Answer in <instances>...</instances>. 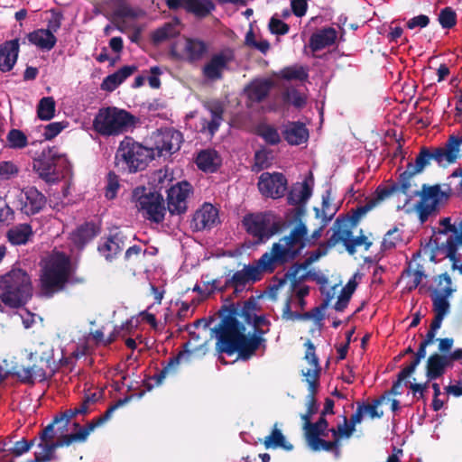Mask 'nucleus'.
Wrapping results in <instances>:
<instances>
[{"label":"nucleus","mask_w":462,"mask_h":462,"mask_svg":"<svg viewBox=\"0 0 462 462\" xmlns=\"http://www.w3.org/2000/svg\"><path fill=\"white\" fill-rule=\"evenodd\" d=\"M224 310L227 315L214 328L217 337V351L229 356L237 353L242 360L250 359L261 346L260 337L245 335V328L236 319L238 311L233 305L225 306Z\"/></svg>","instance_id":"obj_1"},{"label":"nucleus","mask_w":462,"mask_h":462,"mask_svg":"<svg viewBox=\"0 0 462 462\" xmlns=\"http://www.w3.org/2000/svg\"><path fill=\"white\" fill-rule=\"evenodd\" d=\"M306 213L303 207L293 209V221L295 226L291 229L289 235L282 237L279 242L273 243L270 251L265 252L273 264L278 268L287 263H293L307 247V235L309 229L302 218Z\"/></svg>","instance_id":"obj_2"},{"label":"nucleus","mask_w":462,"mask_h":462,"mask_svg":"<svg viewBox=\"0 0 462 462\" xmlns=\"http://www.w3.org/2000/svg\"><path fill=\"white\" fill-rule=\"evenodd\" d=\"M32 297V285L29 274L22 269H12L0 277V299L7 307L17 309Z\"/></svg>","instance_id":"obj_3"},{"label":"nucleus","mask_w":462,"mask_h":462,"mask_svg":"<svg viewBox=\"0 0 462 462\" xmlns=\"http://www.w3.org/2000/svg\"><path fill=\"white\" fill-rule=\"evenodd\" d=\"M154 158V149H150L134 138L125 136L116 149L115 166L121 172L135 173L144 170Z\"/></svg>","instance_id":"obj_4"},{"label":"nucleus","mask_w":462,"mask_h":462,"mask_svg":"<svg viewBox=\"0 0 462 462\" xmlns=\"http://www.w3.org/2000/svg\"><path fill=\"white\" fill-rule=\"evenodd\" d=\"M138 119L130 112L116 106L98 109L93 122V130L101 136H117L134 128Z\"/></svg>","instance_id":"obj_5"},{"label":"nucleus","mask_w":462,"mask_h":462,"mask_svg":"<svg viewBox=\"0 0 462 462\" xmlns=\"http://www.w3.org/2000/svg\"><path fill=\"white\" fill-rule=\"evenodd\" d=\"M455 143L448 139L443 146L427 147L422 146L415 158L414 163L408 162L406 170L402 172V179L411 184L412 178L422 172L424 169L430 164V161H435L439 166L453 164L457 162L455 155Z\"/></svg>","instance_id":"obj_6"},{"label":"nucleus","mask_w":462,"mask_h":462,"mask_svg":"<svg viewBox=\"0 0 462 462\" xmlns=\"http://www.w3.org/2000/svg\"><path fill=\"white\" fill-rule=\"evenodd\" d=\"M277 267L264 253L253 263L245 264L242 270L235 272L224 283V289L234 288L235 292H241L247 284H253L262 280L263 273H273Z\"/></svg>","instance_id":"obj_7"},{"label":"nucleus","mask_w":462,"mask_h":462,"mask_svg":"<svg viewBox=\"0 0 462 462\" xmlns=\"http://www.w3.org/2000/svg\"><path fill=\"white\" fill-rule=\"evenodd\" d=\"M245 232L253 237L255 244H264L280 230V223L270 211L247 213L242 218Z\"/></svg>","instance_id":"obj_8"},{"label":"nucleus","mask_w":462,"mask_h":462,"mask_svg":"<svg viewBox=\"0 0 462 462\" xmlns=\"http://www.w3.org/2000/svg\"><path fill=\"white\" fill-rule=\"evenodd\" d=\"M133 199L136 208L142 212L144 218L151 222L160 224L164 220L167 208L161 193L152 191L144 186L136 187L133 190Z\"/></svg>","instance_id":"obj_9"},{"label":"nucleus","mask_w":462,"mask_h":462,"mask_svg":"<svg viewBox=\"0 0 462 462\" xmlns=\"http://www.w3.org/2000/svg\"><path fill=\"white\" fill-rule=\"evenodd\" d=\"M69 276V263L66 258L50 261L41 276L42 292L47 297H51L55 292L62 291Z\"/></svg>","instance_id":"obj_10"},{"label":"nucleus","mask_w":462,"mask_h":462,"mask_svg":"<svg viewBox=\"0 0 462 462\" xmlns=\"http://www.w3.org/2000/svg\"><path fill=\"white\" fill-rule=\"evenodd\" d=\"M67 162L65 155L59 152L55 146L43 149L41 154L33 159L32 170L38 174V177L46 183H57L60 179V173L58 167L61 163Z\"/></svg>","instance_id":"obj_11"},{"label":"nucleus","mask_w":462,"mask_h":462,"mask_svg":"<svg viewBox=\"0 0 462 462\" xmlns=\"http://www.w3.org/2000/svg\"><path fill=\"white\" fill-rule=\"evenodd\" d=\"M459 235L451 234L438 229L433 232L430 237L431 254L430 260L434 263L441 259L448 258L453 260L457 252V246L462 245V219L459 223Z\"/></svg>","instance_id":"obj_12"},{"label":"nucleus","mask_w":462,"mask_h":462,"mask_svg":"<svg viewBox=\"0 0 462 462\" xmlns=\"http://www.w3.org/2000/svg\"><path fill=\"white\" fill-rule=\"evenodd\" d=\"M235 51L231 48L211 54L201 68L203 78L211 82L222 80L224 73L230 69V64L235 60Z\"/></svg>","instance_id":"obj_13"},{"label":"nucleus","mask_w":462,"mask_h":462,"mask_svg":"<svg viewBox=\"0 0 462 462\" xmlns=\"http://www.w3.org/2000/svg\"><path fill=\"white\" fill-rule=\"evenodd\" d=\"M413 196L420 197L415 209L421 223L428 220L429 217L437 210L438 205L443 196L439 185L428 186L423 184L421 190L412 192Z\"/></svg>","instance_id":"obj_14"},{"label":"nucleus","mask_w":462,"mask_h":462,"mask_svg":"<svg viewBox=\"0 0 462 462\" xmlns=\"http://www.w3.org/2000/svg\"><path fill=\"white\" fill-rule=\"evenodd\" d=\"M155 156L171 155L178 152L182 143V134L174 128L160 129L152 134Z\"/></svg>","instance_id":"obj_15"},{"label":"nucleus","mask_w":462,"mask_h":462,"mask_svg":"<svg viewBox=\"0 0 462 462\" xmlns=\"http://www.w3.org/2000/svg\"><path fill=\"white\" fill-rule=\"evenodd\" d=\"M193 189L188 181L177 182L167 190V209L171 215H182L188 209V198Z\"/></svg>","instance_id":"obj_16"},{"label":"nucleus","mask_w":462,"mask_h":462,"mask_svg":"<svg viewBox=\"0 0 462 462\" xmlns=\"http://www.w3.org/2000/svg\"><path fill=\"white\" fill-rule=\"evenodd\" d=\"M257 186L263 196L275 199L284 196L288 181L281 172H263L259 177Z\"/></svg>","instance_id":"obj_17"},{"label":"nucleus","mask_w":462,"mask_h":462,"mask_svg":"<svg viewBox=\"0 0 462 462\" xmlns=\"http://www.w3.org/2000/svg\"><path fill=\"white\" fill-rule=\"evenodd\" d=\"M166 5L173 11L183 8L199 19L208 17L216 8L212 0H166Z\"/></svg>","instance_id":"obj_18"},{"label":"nucleus","mask_w":462,"mask_h":462,"mask_svg":"<svg viewBox=\"0 0 462 462\" xmlns=\"http://www.w3.org/2000/svg\"><path fill=\"white\" fill-rule=\"evenodd\" d=\"M304 345L306 346L304 358L311 367L308 368L306 371L302 370L301 374L305 377V382L308 383V390L318 392L319 387V375L321 372L319 357L315 353V346L310 340H307Z\"/></svg>","instance_id":"obj_19"},{"label":"nucleus","mask_w":462,"mask_h":462,"mask_svg":"<svg viewBox=\"0 0 462 462\" xmlns=\"http://www.w3.org/2000/svg\"><path fill=\"white\" fill-rule=\"evenodd\" d=\"M125 236L118 231L110 234L106 237H101L97 245V252L106 261L111 263L116 259L125 247Z\"/></svg>","instance_id":"obj_20"},{"label":"nucleus","mask_w":462,"mask_h":462,"mask_svg":"<svg viewBox=\"0 0 462 462\" xmlns=\"http://www.w3.org/2000/svg\"><path fill=\"white\" fill-rule=\"evenodd\" d=\"M218 220V210L211 204L205 203L198 209L190 221L193 231L199 232L212 228Z\"/></svg>","instance_id":"obj_21"},{"label":"nucleus","mask_w":462,"mask_h":462,"mask_svg":"<svg viewBox=\"0 0 462 462\" xmlns=\"http://www.w3.org/2000/svg\"><path fill=\"white\" fill-rule=\"evenodd\" d=\"M21 210L27 216L39 213L46 204L45 196L34 187L24 189L20 197Z\"/></svg>","instance_id":"obj_22"},{"label":"nucleus","mask_w":462,"mask_h":462,"mask_svg":"<svg viewBox=\"0 0 462 462\" xmlns=\"http://www.w3.org/2000/svg\"><path fill=\"white\" fill-rule=\"evenodd\" d=\"M203 106L209 112L210 119L201 118V132H208L213 136L224 120V106L217 100L208 101Z\"/></svg>","instance_id":"obj_23"},{"label":"nucleus","mask_w":462,"mask_h":462,"mask_svg":"<svg viewBox=\"0 0 462 462\" xmlns=\"http://www.w3.org/2000/svg\"><path fill=\"white\" fill-rule=\"evenodd\" d=\"M445 293L438 294L433 297V312L434 318L430 325V328L436 332L440 328L445 317L449 313L450 303L448 297L452 295V291L449 287L444 289Z\"/></svg>","instance_id":"obj_24"},{"label":"nucleus","mask_w":462,"mask_h":462,"mask_svg":"<svg viewBox=\"0 0 462 462\" xmlns=\"http://www.w3.org/2000/svg\"><path fill=\"white\" fill-rule=\"evenodd\" d=\"M328 308V301L322 302L319 306L313 308L311 310L299 313L292 311L291 309V300L288 299L283 306L282 318L285 320H310L313 319L317 322L324 319V310Z\"/></svg>","instance_id":"obj_25"},{"label":"nucleus","mask_w":462,"mask_h":462,"mask_svg":"<svg viewBox=\"0 0 462 462\" xmlns=\"http://www.w3.org/2000/svg\"><path fill=\"white\" fill-rule=\"evenodd\" d=\"M20 51L19 39L5 41L0 45V71L8 72L14 67Z\"/></svg>","instance_id":"obj_26"},{"label":"nucleus","mask_w":462,"mask_h":462,"mask_svg":"<svg viewBox=\"0 0 462 462\" xmlns=\"http://www.w3.org/2000/svg\"><path fill=\"white\" fill-rule=\"evenodd\" d=\"M273 82L268 79H256L252 80L245 88V94L247 99L252 103H261L267 98Z\"/></svg>","instance_id":"obj_27"},{"label":"nucleus","mask_w":462,"mask_h":462,"mask_svg":"<svg viewBox=\"0 0 462 462\" xmlns=\"http://www.w3.org/2000/svg\"><path fill=\"white\" fill-rule=\"evenodd\" d=\"M284 140L290 145H300L309 139V129L300 121H289L282 131Z\"/></svg>","instance_id":"obj_28"},{"label":"nucleus","mask_w":462,"mask_h":462,"mask_svg":"<svg viewBox=\"0 0 462 462\" xmlns=\"http://www.w3.org/2000/svg\"><path fill=\"white\" fill-rule=\"evenodd\" d=\"M99 232V226L94 222H85L71 233L70 239L78 249L82 250Z\"/></svg>","instance_id":"obj_29"},{"label":"nucleus","mask_w":462,"mask_h":462,"mask_svg":"<svg viewBox=\"0 0 462 462\" xmlns=\"http://www.w3.org/2000/svg\"><path fill=\"white\" fill-rule=\"evenodd\" d=\"M411 184H409L407 180L402 179V174L399 175L396 181L383 187L378 186L375 190L376 197L374 199L376 200V204L394 194H403L409 197L407 202L411 199V196L409 195Z\"/></svg>","instance_id":"obj_30"},{"label":"nucleus","mask_w":462,"mask_h":462,"mask_svg":"<svg viewBox=\"0 0 462 462\" xmlns=\"http://www.w3.org/2000/svg\"><path fill=\"white\" fill-rule=\"evenodd\" d=\"M209 44L199 38H185L184 53L190 63L201 60L208 52Z\"/></svg>","instance_id":"obj_31"},{"label":"nucleus","mask_w":462,"mask_h":462,"mask_svg":"<svg viewBox=\"0 0 462 462\" xmlns=\"http://www.w3.org/2000/svg\"><path fill=\"white\" fill-rule=\"evenodd\" d=\"M137 70V66L127 65L124 66L113 74L106 76L102 83L101 89L108 92L114 91L119 85H121L128 77Z\"/></svg>","instance_id":"obj_32"},{"label":"nucleus","mask_w":462,"mask_h":462,"mask_svg":"<svg viewBox=\"0 0 462 462\" xmlns=\"http://www.w3.org/2000/svg\"><path fill=\"white\" fill-rule=\"evenodd\" d=\"M195 162L202 171L213 173L221 166V158L215 150H202L198 153Z\"/></svg>","instance_id":"obj_33"},{"label":"nucleus","mask_w":462,"mask_h":462,"mask_svg":"<svg viewBox=\"0 0 462 462\" xmlns=\"http://www.w3.org/2000/svg\"><path fill=\"white\" fill-rule=\"evenodd\" d=\"M312 195V189L307 180L294 184L288 193L287 200L290 205L303 207Z\"/></svg>","instance_id":"obj_34"},{"label":"nucleus","mask_w":462,"mask_h":462,"mask_svg":"<svg viewBox=\"0 0 462 462\" xmlns=\"http://www.w3.org/2000/svg\"><path fill=\"white\" fill-rule=\"evenodd\" d=\"M29 42L40 50L51 51L57 43V37L50 31L37 29L27 34Z\"/></svg>","instance_id":"obj_35"},{"label":"nucleus","mask_w":462,"mask_h":462,"mask_svg":"<svg viewBox=\"0 0 462 462\" xmlns=\"http://www.w3.org/2000/svg\"><path fill=\"white\" fill-rule=\"evenodd\" d=\"M448 364L449 358L447 356L438 353L430 355L426 364V375L429 380H435L442 376Z\"/></svg>","instance_id":"obj_36"},{"label":"nucleus","mask_w":462,"mask_h":462,"mask_svg":"<svg viewBox=\"0 0 462 462\" xmlns=\"http://www.w3.org/2000/svg\"><path fill=\"white\" fill-rule=\"evenodd\" d=\"M32 236V227L27 223L15 225L6 232V238L13 245H26Z\"/></svg>","instance_id":"obj_37"},{"label":"nucleus","mask_w":462,"mask_h":462,"mask_svg":"<svg viewBox=\"0 0 462 462\" xmlns=\"http://www.w3.org/2000/svg\"><path fill=\"white\" fill-rule=\"evenodd\" d=\"M336 40L337 31L332 27L324 28L310 36V48L313 51H320L333 45Z\"/></svg>","instance_id":"obj_38"},{"label":"nucleus","mask_w":462,"mask_h":462,"mask_svg":"<svg viewBox=\"0 0 462 462\" xmlns=\"http://www.w3.org/2000/svg\"><path fill=\"white\" fill-rule=\"evenodd\" d=\"M106 4L113 10L114 18L136 19L143 14L142 10L131 7L126 0H107Z\"/></svg>","instance_id":"obj_39"},{"label":"nucleus","mask_w":462,"mask_h":462,"mask_svg":"<svg viewBox=\"0 0 462 462\" xmlns=\"http://www.w3.org/2000/svg\"><path fill=\"white\" fill-rule=\"evenodd\" d=\"M180 22L178 18L172 22L165 23L162 27L157 28L152 34V41L154 44L177 37L180 31L179 29Z\"/></svg>","instance_id":"obj_40"},{"label":"nucleus","mask_w":462,"mask_h":462,"mask_svg":"<svg viewBox=\"0 0 462 462\" xmlns=\"http://www.w3.org/2000/svg\"><path fill=\"white\" fill-rule=\"evenodd\" d=\"M326 430V427L312 422L309 424V428L304 430V436L308 447L314 452L321 451L322 445L325 443V439L320 438L322 430Z\"/></svg>","instance_id":"obj_41"},{"label":"nucleus","mask_w":462,"mask_h":462,"mask_svg":"<svg viewBox=\"0 0 462 462\" xmlns=\"http://www.w3.org/2000/svg\"><path fill=\"white\" fill-rule=\"evenodd\" d=\"M189 346V342H186L183 345L184 350L179 352V354L169 359L168 364L156 374L152 376V379L155 380L156 385H160L166 375L173 371L175 367L180 363L181 358L184 356L189 357L191 355V351L188 349Z\"/></svg>","instance_id":"obj_42"},{"label":"nucleus","mask_w":462,"mask_h":462,"mask_svg":"<svg viewBox=\"0 0 462 462\" xmlns=\"http://www.w3.org/2000/svg\"><path fill=\"white\" fill-rule=\"evenodd\" d=\"M135 395L131 394L128 396H125L123 399L117 400L114 404L110 405L108 409L105 411L104 414L101 416L93 419L90 422L87 424V427L88 430L93 431L97 427L102 425L106 421H107L111 417L113 412L117 410L119 407L124 406L125 404L128 403Z\"/></svg>","instance_id":"obj_43"},{"label":"nucleus","mask_w":462,"mask_h":462,"mask_svg":"<svg viewBox=\"0 0 462 462\" xmlns=\"http://www.w3.org/2000/svg\"><path fill=\"white\" fill-rule=\"evenodd\" d=\"M278 76L284 80H299L305 81L309 78V69L302 65L295 64L284 67L280 70Z\"/></svg>","instance_id":"obj_44"},{"label":"nucleus","mask_w":462,"mask_h":462,"mask_svg":"<svg viewBox=\"0 0 462 462\" xmlns=\"http://www.w3.org/2000/svg\"><path fill=\"white\" fill-rule=\"evenodd\" d=\"M263 445L266 448H282L285 450H291L292 444L286 442L285 437L282 431L277 429V424L274 425L271 434L265 437Z\"/></svg>","instance_id":"obj_45"},{"label":"nucleus","mask_w":462,"mask_h":462,"mask_svg":"<svg viewBox=\"0 0 462 462\" xmlns=\"http://www.w3.org/2000/svg\"><path fill=\"white\" fill-rule=\"evenodd\" d=\"M256 134L269 145H277L282 141L278 130L268 124H260L256 127Z\"/></svg>","instance_id":"obj_46"},{"label":"nucleus","mask_w":462,"mask_h":462,"mask_svg":"<svg viewBox=\"0 0 462 462\" xmlns=\"http://www.w3.org/2000/svg\"><path fill=\"white\" fill-rule=\"evenodd\" d=\"M56 103L52 97H44L37 106V116L43 121H49L55 116Z\"/></svg>","instance_id":"obj_47"},{"label":"nucleus","mask_w":462,"mask_h":462,"mask_svg":"<svg viewBox=\"0 0 462 462\" xmlns=\"http://www.w3.org/2000/svg\"><path fill=\"white\" fill-rule=\"evenodd\" d=\"M355 278L356 275L350 279L346 286L342 289L341 293L334 306V309L337 311H343L346 308L352 294L355 292L357 287V282H356Z\"/></svg>","instance_id":"obj_48"},{"label":"nucleus","mask_w":462,"mask_h":462,"mask_svg":"<svg viewBox=\"0 0 462 462\" xmlns=\"http://www.w3.org/2000/svg\"><path fill=\"white\" fill-rule=\"evenodd\" d=\"M73 426L74 428H79V430L76 433L71 434L61 433L62 435L60 436V439H62L63 446H69L71 443L75 441L84 442L90 434V430H88L87 425L83 428H80L79 422H74Z\"/></svg>","instance_id":"obj_49"},{"label":"nucleus","mask_w":462,"mask_h":462,"mask_svg":"<svg viewBox=\"0 0 462 462\" xmlns=\"http://www.w3.org/2000/svg\"><path fill=\"white\" fill-rule=\"evenodd\" d=\"M438 21L443 29H451L457 24V14L451 7H444L438 15Z\"/></svg>","instance_id":"obj_50"},{"label":"nucleus","mask_w":462,"mask_h":462,"mask_svg":"<svg viewBox=\"0 0 462 462\" xmlns=\"http://www.w3.org/2000/svg\"><path fill=\"white\" fill-rule=\"evenodd\" d=\"M410 277L412 276V281L408 285V290L412 291L413 289H416L421 282L422 279L426 277L423 266L421 264H417V267L415 270H411V263H409V266L407 269H405L402 273V277Z\"/></svg>","instance_id":"obj_51"},{"label":"nucleus","mask_w":462,"mask_h":462,"mask_svg":"<svg viewBox=\"0 0 462 462\" xmlns=\"http://www.w3.org/2000/svg\"><path fill=\"white\" fill-rule=\"evenodd\" d=\"M6 138L9 147L12 149H23L28 144L27 136L19 129H11Z\"/></svg>","instance_id":"obj_52"},{"label":"nucleus","mask_w":462,"mask_h":462,"mask_svg":"<svg viewBox=\"0 0 462 462\" xmlns=\"http://www.w3.org/2000/svg\"><path fill=\"white\" fill-rule=\"evenodd\" d=\"M329 432L332 434L333 439H325L326 444L322 445L321 451L333 452L336 457H339L342 436L337 432V429L334 427L329 428Z\"/></svg>","instance_id":"obj_53"},{"label":"nucleus","mask_w":462,"mask_h":462,"mask_svg":"<svg viewBox=\"0 0 462 462\" xmlns=\"http://www.w3.org/2000/svg\"><path fill=\"white\" fill-rule=\"evenodd\" d=\"M376 206V200L370 199L365 205L358 206L356 209L352 210V216L347 220L350 222L351 226H355L360 221L361 217L365 216L367 212L373 209Z\"/></svg>","instance_id":"obj_54"},{"label":"nucleus","mask_w":462,"mask_h":462,"mask_svg":"<svg viewBox=\"0 0 462 462\" xmlns=\"http://www.w3.org/2000/svg\"><path fill=\"white\" fill-rule=\"evenodd\" d=\"M435 282L437 287L432 291L430 294L432 301L435 295L445 293L444 289H446V287H449V289L452 291V293L456 291L452 288L451 277L447 273L436 276Z\"/></svg>","instance_id":"obj_55"},{"label":"nucleus","mask_w":462,"mask_h":462,"mask_svg":"<svg viewBox=\"0 0 462 462\" xmlns=\"http://www.w3.org/2000/svg\"><path fill=\"white\" fill-rule=\"evenodd\" d=\"M387 397L381 395L379 398L374 399L372 403L360 404L361 408L364 409V413H367L371 419L382 418L383 416V411H378V406L381 405Z\"/></svg>","instance_id":"obj_56"},{"label":"nucleus","mask_w":462,"mask_h":462,"mask_svg":"<svg viewBox=\"0 0 462 462\" xmlns=\"http://www.w3.org/2000/svg\"><path fill=\"white\" fill-rule=\"evenodd\" d=\"M402 241L401 232L398 227H393L387 231L382 242L383 250L394 248Z\"/></svg>","instance_id":"obj_57"},{"label":"nucleus","mask_w":462,"mask_h":462,"mask_svg":"<svg viewBox=\"0 0 462 462\" xmlns=\"http://www.w3.org/2000/svg\"><path fill=\"white\" fill-rule=\"evenodd\" d=\"M42 451L35 452V461L37 462H49L54 458V449L50 441L40 440L37 444Z\"/></svg>","instance_id":"obj_58"},{"label":"nucleus","mask_w":462,"mask_h":462,"mask_svg":"<svg viewBox=\"0 0 462 462\" xmlns=\"http://www.w3.org/2000/svg\"><path fill=\"white\" fill-rule=\"evenodd\" d=\"M119 188L120 183L118 176L114 171H109L106 177V198L114 199L116 197Z\"/></svg>","instance_id":"obj_59"},{"label":"nucleus","mask_w":462,"mask_h":462,"mask_svg":"<svg viewBox=\"0 0 462 462\" xmlns=\"http://www.w3.org/2000/svg\"><path fill=\"white\" fill-rule=\"evenodd\" d=\"M19 173V167L11 161L0 162V181L8 180Z\"/></svg>","instance_id":"obj_60"},{"label":"nucleus","mask_w":462,"mask_h":462,"mask_svg":"<svg viewBox=\"0 0 462 462\" xmlns=\"http://www.w3.org/2000/svg\"><path fill=\"white\" fill-rule=\"evenodd\" d=\"M361 245H364L365 249L367 251L371 247L372 242L369 241L365 235H360L356 237L352 235L346 245V250L349 254H354L356 251V247Z\"/></svg>","instance_id":"obj_61"},{"label":"nucleus","mask_w":462,"mask_h":462,"mask_svg":"<svg viewBox=\"0 0 462 462\" xmlns=\"http://www.w3.org/2000/svg\"><path fill=\"white\" fill-rule=\"evenodd\" d=\"M79 415L77 409H68L62 412L56 414L55 422H60V426H59L58 430L60 433H64L67 430L68 425L71 419Z\"/></svg>","instance_id":"obj_62"},{"label":"nucleus","mask_w":462,"mask_h":462,"mask_svg":"<svg viewBox=\"0 0 462 462\" xmlns=\"http://www.w3.org/2000/svg\"><path fill=\"white\" fill-rule=\"evenodd\" d=\"M270 154H271V152L268 151L267 149H262V150L256 151L254 153V163L253 166V170L254 171H260L269 167Z\"/></svg>","instance_id":"obj_63"},{"label":"nucleus","mask_w":462,"mask_h":462,"mask_svg":"<svg viewBox=\"0 0 462 462\" xmlns=\"http://www.w3.org/2000/svg\"><path fill=\"white\" fill-rule=\"evenodd\" d=\"M36 438L26 440L25 439H22L16 442H14L12 448H10V453L14 457H20L23 454L28 452L32 447H33L36 443Z\"/></svg>","instance_id":"obj_64"}]
</instances>
